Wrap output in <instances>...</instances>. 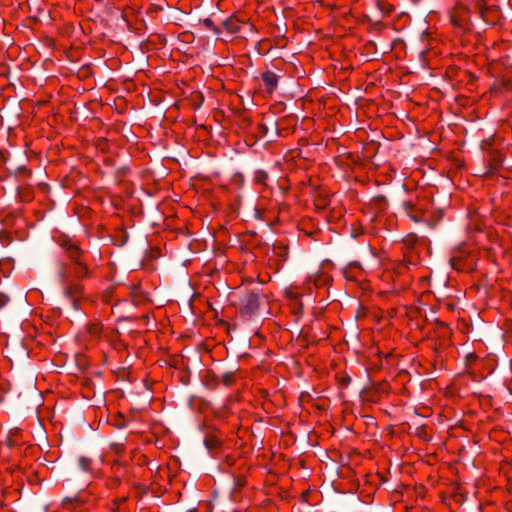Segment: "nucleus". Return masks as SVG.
<instances>
[{
    "label": "nucleus",
    "instance_id": "nucleus-24",
    "mask_svg": "<svg viewBox=\"0 0 512 512\" xmlns=\"http://www.w3.org/2000/svg\"><path fill=\"white\" fill-rule=\"evenodd\" d=\"M321 203H322V210H323V209H324V206H325V201H324V199H323V198H322V200H321Z\"/></svg>",
    "mask_w": 512,
    "mask_h": 512
},
{
    "label": "nucleus",
    "instance_id": "nucleus-11",
    "mask_svg": "<svg viewBox=\"0 0 512 512\" xmlns=\"http://www.w3.org/2000/svg\"><path fill=\"white\" fill-rule=\"evenodd\" d=\"M218 441L212 437L204 439V445L208 451L214 450L218 446Z\"/></svg>",
    "mask_w": 512,
    "mask_h": 512
},
{
    "label": "nucleus",
    "instance_id": "nucleus-14",
    "mask_svg": "<svg viewBox=\"0 0 512 512\" xmlns=\"http://www.w3.org/2000/svg\"><path fill=\"white\" fill-rule=\"evenodd\" d=\"M78 462H79L80 469L83 470V471H87L88 467H89V465L91 463V460L82 456V457L79 458Z\"/></svg>",
    "mask_w": 512,
    "mask_h": 512
},
{
    "label": "nucleus",
    "instance_id": "nucleus-16",
    "mask_svg": "<svg viewBox=\"0 0 512 512\" xmlns=\"http://www.w3.org/2000/svg\"><path fill=\"white\" fill-rule=\"evenodd\" d=\"M267 178V173L265 171H262V170H258L256 171V175H255V179L262 183L266 180Z\"/></svg>",
    "mask_w": 512,
    "mask_h": 512
},
{
    "label": "nucleus",
    "instance_id": "nucleus-8",
    "mask_svg": "<svg viewBox=\"0 0 512 512\" xmlns=\"http://www.w3.org/2000/svg\"><path fill=\"white\" fill-rule=\"evenodd\" d=\"M222 25L230 33H237L240 29L238 21L232 17L223 20Z\"/></svg>",
    "mask_w": 512,
    "mask_h": 512
},
{
    "label": "nucleus",
    "instance_id": "nucleus-25",
    "mask_svg": "<svg viewBox=\"0 0 512 512\" xmlns=\"http://www.w3.org/2000/svg\"><path fill=\"white\" fill-rule=\"evenodd\" d=\"M321 5H322V7L326 6V3L322 0ZM327 6H330V4H327Z\"/></svg>",
    "mask_w": 512,
    "mask_h": 512
},
{
    "label": "nucleus",
    "instance_id": "nucleus-18",
    "mask_svg": "<svg viewBox=\"0 0 512 512\" xmlns=\"http://www.w3.org/2000/svg\"><path fill=\"white\" fill-rule=\"evenodd\" d=\"M60 276L62 280L64 281L68 277V271L66 269L61 270Z\"/></svg>",
    "mask_w": 512,
    "mask_h": 512
},
{
    "label": "nucleus",
    "instance_id": "nucleus-7",
    "mask_svg": "<svg viewBox=\"0 0 512 512\" xmlns=\"http://www.w3.org/2000/svg\"><path fill=\"white\" fill-rule=\"evenodd\" d=\"M63 295L70 302L73 309L78 310V297L72 287H66L63 291Z\"/></svg>",
    "mask_w": 512,
    "mask_h": 512
},
{
    "label": "nucleus",
    "instance_id": "nucleus-20",
    "mask_svg": "<svg viewBox=\"0 0 512 512\" xmlns=\"http://www.w3.org/2000/svg\"><path fill=\"white\" fill-rule=\"evenodd\" d=\"M328 276H325L323 273H322V278H321V281H322V285H326L328 283Z\"/></svg>",
    "mask_w": 512,
    "mask_h": 512
},
{
    "label": "nucleus",
    "instance_id": "nucleus-15",
    "mask_svg": "<svg viewBox=\"0 0 512 512\" xmlns=\"http://www.w3.org/2000/svg\"><path fill=\"white\" fill-rule=\"evenodd\" d=\"M403 242L406 246L411 248L417 242V237L415 235H408L404 238Z\"/></svg>",
    "mask_w": 512,
    "mask_h": 512
},
{
    "label": "nucleus",
    "instance_id": "nucleus-10",
    "mask_svg": "<svg viewBox=\"0 0 512 512\" xmlns=\"http://www.w3.org/2000/svg\"><path fill=\"white\" fill-rule=\"evenodd\" d=\"M327 218L328 223H330L334 219H340L343 217V211L341 208L333 209V211L330 212V215L325 216Z\"/></svg>",
    "mask_w": 512,
    "mask_h": 512
},
{
    "label": "nucleus",
    "instance_id": "nucleus-2",
    "mask_svg": "<svg viewBox=\"0 0 512 512\" xmlns=\"http://www.w3.org/2000/svg\"><path fill=\"white\" fill-rule=\"evenodd\" d=\"M266 299L259 291L247 292L240 298V312L246 316H254L259 312L262 302Z\"/></svg>",
    "mask_w": 512,
    "mask_h": 512
},
{
    "label": "nucleus",
    "instance_id": "nucleus-26",
    "mask_svg": "<svg viewBox=\"0 0 512 512\" xmlns=\"http://www.w3.org/2000/svg\"><path fill=\"white\" fill-rule=\"evenodd\" d=\"M314 284H315V286H317V279L316 278L314 279Z\"/></svg>",
    "mask_w": 512,
    "mask_h": 512
},
{
    "label": "nucleus",
    "instance_id": "nucleus-13",
    "mask_svg": "<svg viewBox=\"0 0 512 512\" xmlns=\"http://www.w3.org/2000/svg\"><path fill=\"white\" fill-rule=\"evenodd\" d=\"M233 376H234L233 371H228V372L223 373L221 375V380L224 383V385H226V386L231 385V383L233 381Z\"/></svg>",
    "mask_w": 512,
    "mask_h": 512
},
{
    "label": "nucleus",
    "instance_id": "nucleus-3",
    "mask_svg": "<svg viewBox=\"0 0 512 512\" xmlns=\"http://www.w3.org/2000/svg\"><path fill=\"white\" fill-rule=\"evenodd\" d=\"M61 246L68 257L75 263V273L80 275L85 270V267L79 261V256L81 254L80 249L70 239L63 240L61 242Z\"/></svg>",
    "mask_w": 512,
    "mask_h": 512
},
{
    "label": "nucleus",
    "instance_id": "nucleus-5",
    "mask_svg": "<svg viewBox=\"0 0 512 512\" xmlns=\"http://www.w3.org/2000/svg\"><path fill=\"white\" fill-rule=\"evenodd\" d=\"M302 503L300 512H317V504L318 499L316 498V493H313L311 490H307L302 493Z\"/></svg>",
    "mask_w": 512,
    "mask_h": 512
},
{
    "label": "nucleus",
    "instance_id": "nucleus-1",
    "mask_svg": "<svg viewBox=\"0 0 512 512\" xmlns=\"http://www.w3.org/2000/svg\"><path fill=\"white\" fill-rule=\"evenodd\" d=\"M431 204L428 199L407 200L403 202V209L414 222L428 220Z\"/></svg>",
    "mask_w": 512,
    "mask_h": 512
},
{
    "label": "nucleus",
    "instance_id": "nucleus-6",
    "mask_svg": "<svg viewBox=\"0 0 512 512\" xmlns=\"http://www.w3.org/2000/svg\"><path fill=\"white\" fill-rule=\"evenodd\" d=\"M262 80L263 83L265 84L266 90L269 93L273 92L277 87L278 77L272 71H266L262 73Z\"/></svg>",
    "mask_w": 512,
    "mask_h": 512
},
{
    "label": "nucleus",
    "instance_id": "nucleus-12",
    "mask_svg": "<svg viewBox=\"0 0 512 512\" xmlns=\"http://www.w3.org/2000/svg\"><path fill=\"white\" fill-rule=\"evenodd\" d=\"M203 24L207 29H210L214 32V34L219 35L220 30L214 25V22L210 18H205L203 21Z\"/></svg>",
    "mask_w": 512,
    "mask_h": 512
},
{
    "label": "nucleus",
    "instance_id": "nucleus-9",
    "mask_svg": "<svg viewBox=\"0 0 512 512\" xmlns=\"http://www.w3.org/2000/svg\"><path fill=\"white\" fill-rule=\"evenodd\" d=\"M300 402L302 405L312 403L317 409L320 407L317 403V399H313L312 396L308 392H302L300 395Z\"/></svg>",
    "mask_w": 512,
    "mask_h": 512
},
{
    "label": "nucleus",
    "instance_id": "nucleus-22",
    "mask_svg": "<svg viewBox=\"0 0 512 512\" xmlns=\"http://www.w3.org/2000/svg\"><path fill=\"white\" fill-rule=\"evenodd\" d=\"M198 97L200 98V101H199V104H198V107H199L203 103V97L201 95H198Z\"/></svg>",
    "mask_w": 512,
    "mask_h": 512
},
{
    "label": "nucleus",
    "instance_id": "nucleus-23",
    "mask_svg": "<svg viewBox=\"0 0 512 512\" xmlns=\"http://www.w3.org/2000/svg\"><path fill=\"white\" fill-rule=\"evenodd\" d=\"M329 264H330V262H329V261H322V268H323L324 266H326V265H329Z\"/></svg>",
    "mask_w": 512,
    "mask_h": 512
},
{
    "label": "nucleus",
    "instance_id": "nucleus-4",
    "mask_svg": "<svg viewBox=\"0 0 512 512\" xmlns=\"http://www.w3.org/2000/svg\"><path fill=\"white\" fill-rule=\"evenodd\" d=\"M484 158L489 169L487 173H493L497 171L503 162L501 153L495 149L487 150L484 154Z\"/></svg>",
    "mask_w": 512,
    "mask_h": 512
},
{
    "label": "nucleus",
    "instance_id": "nucleus-19",
    "mask_svg": "<svg viewBox=\"0 0 512 512\" xmlns=\"http://www.w3.org/2000/svg\"><path fill=\"white\" fill-rule=\"evenodd\" d=\"M259 129L263 135H266V133L268 132V128L265 125H260Z\"/></svg>",
    "mask_w": 512,
    "mask_h": 512
},
{
    "label": "nucleus",
    "instance_id": "nucleus-21",
    "mask_svg": "<svg viewBox=\"0 0 512 512\" xmlns=\"http://www.w3.org/2000/svg\"><path fill=\"white\" fill-rule=\"evenodd\" d=\"M16 170L17 171H21V172H27L26 168L24 165H19L16 167Z\"/></svg>",
    "mask_w": 512,
    "mask_h": 512
},
{
    "label": "nucleus",
    "instance_id": "nucleus-17",
    "mask_svg": "<svg viewBox=\"0 0 512 512\" xmlns=\"http://www.w3.org/2000/svg\"><path fill=\"white\" fill-rule=\"evenodd\" d=\"M9 301L10 298L8 295L0 293V309L4 308Z\"/></svg>",
    "mask_w": 512,
    "mask_h": 512
}]
</instances>
